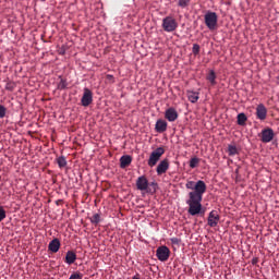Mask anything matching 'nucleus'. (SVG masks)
Wrapping results in <instances>:
<instances>
[{
    "label": "nucleus",
    "instance_id": "nucleus-1",
    "mask_svg": "<svg viewBox=\"0 0 279 279\" xmlns=\"http://www.w3.org/2000/svg\"><path fill=\"white\" fill-rule=\"evenodd\" d=\"M185 189H189V199L185 201V204L189 206L187 213L192 217L197 215H204L202 210V199H204V193H206V182L198 180L187 181L185 184Z\"/></svg>",
    "mask_w": 279,
    "mask_h": 279
},
{
    "label": "nucleus",
    "instance_id": "nucleus-2",
    "mask_svg": "<svg viewBox=\"0 0 279 279\" xmlns=\"http://www.w3.org/2000/svg\"><path fill=\"white\" fill-rule=\"evenodd\" d=\"M205 25L208 27L210 32H215L217 29V23L219 21V17L215 12L208 11L205 16Z\"/></svg>",
    "mask_w": 279,
    "mask_h": 279
},
{
    "label": "nucleus",
    "instance_id": "nucleus-3",
    "mask_svg": "<svg viewBox=\"0 0 279 279\" xmlns=\"http://www.w3.org/2000/svg\"><path fill=\"white\" fill-rule=\"evenodd\" d=\"M162 156H165V148L158 147L155 149L148 158V167H156Z\"/></svg>",
    "mask_w": 279,
    "mask_h": 279
},
{
    "label": "nucleus",
    "instance_id": "nucleus-4",
    "mask_svg": "<svg viewBox=\"0 0 279 279\" xmlns=\"http://www.w3.org/2000/svg\"><path fill=\"white\" fill-rule=\"evenodd\" d=\"M258 137H259L262 143H271V141H274V138L276 137V133L274 132V129L265 128L258 134Z\"/></svg>",
    "mask_w": 279,
    "mask_h": 279
},
{
    "label": "nucleus",
    "instance_id": "nucleus-5",
    "mask_svg": "<svg viewBox=\"0 0 279 279\" xmlns=\"http://www.w3.org/2000/svg\"><path fill=\"white\" fill-rule=\"evenodd\" d=\"M162 29L168 33L175 32V29H178V22L171 16H166L162 20Z\"/></svg>",
    "mask_w": 279,
    "mask_h": 279
},
{
    "label": "nucleus",
    "instance_id": "nucleus-6",
    "mask_svg": "<svg viewBox=\"0 0 279 279\" xmlns=\"http://www.w3.org/2000/svg\"><path fill=\"white\" fill-rule=\"evenodd\" d=\"M156 256L161 263H167L169 256H171V251L167 246H159L156 251Z\"/></svg>",
    "mask_w": 279,
    "mask_h": 279
},
{
    "label": "nucleus",
    "instance_id": "nucleus-7",
    "mask_svg": "<svg viewBox=\"0 0 279 279\" xmlns=\"http://www.w3.org/2000/svg\"><path fill=\"white\" fill-rule=\"evenodd\" d=\"M90 104H93V92L88 87H85L81 98V106L88 108Z\"/></svg>",
    "mask_w": 279,
    "mask_h": 279
},
{
    "label": "nucleus",
    "instance_id": "nucleus-8",
    "mask_svg": "<svg viewBox=\"0 0 279 279\" xmlns=\"http://www.w3.org/2000/svg\"><path fill=\"white\" fill-rule=\"evenodd\" d=\"M136 189L137 191H148L149 189V181L147 180V177L142 175L138 177L136 180Z\"/></svg>",
    "mask_w": 279,
    "mask_h": 279
},
{
    "label": "nucleus",
    "instance_id": "nucleus-9",
    "mask_svg": "<svg viewBox=\"0 0 279 279\" xmlns=\"http://www.w3.org/2000/svg\"><path fill=\"white\" fill-rule=\"evenodd\" d=\"M219 219L220 217L217 210H213L209 213L207 223L210 228H217V226L219 225Z\"/></svg>",
    "mask_w": 279,
    "mask_h": 279
},
{
    "label": "nucleus",
    "instance_id": "nucleus-10",
    "mask_svg": "<svg viewBox=\"0 0 279 279\" xmlns=\"http://www.w3.org/2000/svg\"><path fill=\"white\" fill-rule=\"evenodd\" d=\"M256 118L259 121H265V119H267V107H265V105H263V104L257 105Z\"/></svg>",
    "mask_w": 279,
    "mask_h": 279
},
{
    "label": "nucleus",
    "instance_id": "nucleus-11",
    "mask_svg": "<svg viewBox=\"0 0 279 279\" xmlns=\"http://www.w3.org/2000/svg\"><path fill=\"white\" fill-rule=\"evenodd\" d=\"M178 111L173 107L168 108L165 112V118L167 119V121H170V123H173V121H178Z\"/></svg>",
    "mask_w": 279,
    "mask_h": 279
},
{
    "label": "nucleus",
    "instance_id": "nucleus-12",
    "mask_svg": "<svg viewBox=\"0 0 279 279\" xmlns=\"http://www.w3.org/2000/svg\"><path fill=\"white\" fill-rule=\"evenodd\" d=\"M169 171V159L161 160L156 169L157 175H162Z\"/></svg>",
    "mask_w": 279,
    "mask_h": 279
},
{
    "label": "nucleus",
    "instance_id": "nucleus-13",
    "mask_svg": "<svg viewBox=\"0 0 279 279\" xmlns=\"http://www.w3.org/2000/svg\"><path fill=\"white\" fill-rule=\"evenodd\" d=\"M48 250L52 252V254H57V252L60 251V240L56 238L52 241H50Z\"/></svg>",
    "mask_w": 279,
    "mask_h": 279
},
{
    "label": "nucleus",
    "instance_id": "nucleus-14",
    "mask_svg": "<svg viewBox=\"0 0 279 279\" xmlns=\"http://www.w3.org/2000/svg\"><path fill=\"white\" fill-rule=\"evenodd\" d=\"M155 130L158 134H162V132H167V121L165 120H157L155 124Z\"/></svg>",
    "mask_w": 279,
    "mask_h": 279
},
{
    "label": "nucleus",
    "instance_id": "nucleus-15",
    "mask_svg": "<svg viewBox=\"0 0 279 279\" xmlns=\"http://www.w3.org/2000/svg\"><path fill=\"white\" fill-rule=\"evenodd\" d=\"M77 260V254L73 251H68L65 254V263L66 265H73Z\"/></svg>",
    "mask_w": 279,
    "mask_h": 279
},
{
    "label": "nucleus",
    "instance_id": "nucleus-16",
    "mask_svg": "<svg viewBox=\"0 0 279 279\" xmlns=\"http://www.w3.org/2000/svg\"><path fill=\"white\" fill-rule=\"evenodd\" d=\"M132 165V156L124 155L120 158V167L121 169H125Z\"/></svg>",
    "mask_w": 279,
    "mask_h": 279
},
{
    "label": "nucleus",
    "instance_id": "nucleus-17",
    "mask_svg": "<svg viewBox=\"0 0 279 279\" xmlns=\"http://www.w3.org/2000/svg\"><path fill=\"white\" fill-rule=\"evenodd\" d=\"M187 99L189 101H191V104H197L199 99V94L195 92H190L187 95Z\"/></svg>",
    "mask_w": 279,
    "mask_h": 279
},
{
    "label": "nucleus",
    "instance_id": "nucleus-18",
    "mask_svg": "<svg viewBox=\"0 0 279 279\" xmlns=\"http://www.w3.org/2000/svg\"><path fill=\"white\" fill-rule=\"evenodd\" d=\"M236 123L238 125H245V123H247V116L245 113H239L236 117Z\"/></svg>",
    "mask_w": 279,
    "mask_h": 279
},
{
    "label": "nucleus",
    "instance_id": "nucleus-19",
    "mask_svg": "<svg viewBox=\"0 0 279 279\" xmlns=\"http://www.w3.org/2000/svg\"><path fill=\"white\" fill-rule=\"evenodd\" d=\"M217 74H215V71H210L209 74L207 75V81L210 82L211 86H215L217 84Z\"/></svg>",
    "mask_w": 279,
    "mask_h": 279
},
{
    "label": "nucleus",
    "instance_id": "nucleus-20",
    "mask_svg": "<svg viewBox=\"0 0 279 279\" xmlns=\"http://www.w3.org/2000/svg\"><path fill=\"white\" fill-rule=\"evenodd\" d=\"M69 86V83H66V80L62 78V76H60V82L57 85L58 90H64L66 89V87Z\"/></svg>",
    "mask_w": 279,
    "mask_h": 279
},
{
    "label": "nucleus",
    "instance_id": "nucleus-21",
    "mask_svg": "<svg viewBox=\"0 0 279 279\" xmlns=\"http://www.w3.org/2000/svg\"><path fill=\"white\" fill-rule=\"evenodd\" d=\"M228 154H229V156H236V155H239V148H236L235 145L230 144L228 146Z\"/></svg>",
    "mask_w": 279,
    "mask_h": 279
},
{
    "label": "nucleus",
    "instance_id": "nucleus-22",
    "mask_svg": "<svg viewBox=\"0 0 279 279\" xmlns=\"http://www.w3.org/2000/svg\"><path fill=\"white\" fill-rule=\"evenodd\" d=\"M57 163L60 169H64V167H66V157L64 156L58 157Z\"/></svg>",
    "mask_w": 279,
    "mask_h": 279
},
{
    "label": "nucleus",
    "instance_id": "nucleus-23",
    "mask_svg": "<svg viewBox=\"0 0 279 279\" xmlns=\"http://www.w3.org/2000/svg\"><path fill=\"white\" fill-rule=\"evenodd\" d=\"M90 223H94V226H97L101 221V215L94 214L93 217L89 218Z\"/></svg>",
    "mask_w": 279,
    "mask_h": 279
},
{
    "label": "nucleus",
    "instance_id": "nucleus-24",
    "mask_svg": "<svg viewBox=\"0 0 279 279\" xmlns=\"http://www.w3.org/2000/svg\"><path fill=\"white\" fill-rule=\"evenodd\" d=\"M196 167H199V158L193 157V158L190 160V168H191V169H196Z\"/></svg>",
    "mask_w": 279,
    "mask_h": 279
},
{
    "label": "nucleus",
    "instance_id": "nucleus-25",
    "mask_svg": "<svg viewBox=\"0 0 279 279\" xmlns=\"http://www.w3.org/2000/svg\"><path fill=\"white\" fill-rule=\"evenodd\" d=\"M191 0H178L179 8H189Z\"/></svg>",
    "mask_w": 279,
    "mask_h": 279
},
{
    "label": "nucleus",
    "instance_id": "nucleus-26",
    "mask_svg": "<svg viewBox=\"0 0 279 279\" xmlns=\"http://www.w3.org/2000/svg\"><path fill=\"white\" fill-rule=\"evenodd\" d=\"M14 88H16V83L14 82H8L5 85V89L10 90V93H12L14 90Z\"/></svg>",
    "mask_w": 279,
    "mask_h": 279
},
{
    "label": "nucleus",
    "instance_id": "nucleus-27",
    "mask_svg": "<svg viewBox=\"0 0 279 279\" xmlns=\"http://www.w3.org/2000/svg\"><path fill=\"white\" fill-rule=\"evenodd\" d=\"M199 51H201L199 45H198V44H194V45H193V48H192V53H193L194 56H199Z\"/></svg>",
    "mask_w": 279,
    "mask_h": 279
},
{
    "label": "nucleus",
    "instance_id": "nucleus-28",
    "mask_svg": "<svg viewBox=\"0 0 279 279\" xmlns=\"http://www.w3.org/2000/svg\"><path fill=\"white\" fill-rule=\"evenodd\" d=\"M84 278V275H82V272L80 271H76V272H73L69 279H82Z\"/></svg>",
    "mask_w": 279,
    "mask_h": 279
},
{
    "label": "nucleus",
    "instance_id": "nucleus-29",
    "mask_svg": "<svg viewBox=\"0 0 279 279\" xmlns=\"http://www.w3.org/2000/svg\"><path fill=\"white\" fill-rule=\"evenodd\" d=\"M7 214H5V209L3 208V206H0V223L1 221H3V219H5Z\"/></svg>",
    "mask_w": 279,
    "mask_h": 279
},
{
    "label": "nucleus",
    "instance_id": "nucleus-30",
    "mask_svg": "<svg viewBox=\"0 0 279 279\" xmlns=\"http://www.w3.org/2000/svg\"><path fill=\"white\" fill-rule=\"evenodd\" d=\"M5 112H8V109L0 105V119H3L5 117Z\"/></svg>",
    "mask_w": 279,
    "mask_h": 279
},
{
    "label": "nucleus",
    "instance_id": "nucleus-31",
    "mask_svg": "<svg viewBox=\"0 0 279 279\" xmlns=\"http://www.w3.org/2000/svg\"><path fill=\"white\" fill-rule=\"evenodd\" d=\"M148 186H153V193H156L157 189H158V183L156 182H151V183H148Z\"/></svg>",
    "mask_w": 279,
    "mask_h": 279
},
{
    "label": "nucleus",
    "instance_id": "nucleus-32",
    "mask_svg": "<svg viewBox=\"0 0 279 279\" xmlns=\"http://www.w3.org/2000/svg\"><path fill=\"white\" fill-rule=\"evenodd\" d=\"M171 243H173L174 245H179L180 244V240L178 238H172L171 239Z\"/></svg>",
    "mask_w": 279,
    "mask_h": 279
},
{
    "label": "nucleus",
    "instance_id": "nucleus-33",
    "mask_svg": "<svg viewBox=\"0 0 279 279\" xmlns=\"http://www.w3.org/2000/svg\"><path fill=\"white\" fill-rule=\"evenodd\" d=\"M107 80H114V76L108 74V75H107Z\"/></svg>",
    "mask_w": 279,
    "mask_h": 279
},
{
    "label": "nucleus",
    "instance_id": "nucleus-34",
    "mask_svg": "<svg viewBox=\"0 0 279 279\" xmlns=\"http://www.w3.org/2000/svg\"><path fill=\"white\" fill-rule=\"evenodd\" d=\"M132 279H141V277H138V275H136Z\"/></svg>",
    "mask_w": 279,
    "mask_h": 279
}]
</instances>
